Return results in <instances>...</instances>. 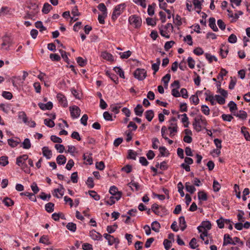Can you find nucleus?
I'll list each match as a JSON object with an SVG mask.
<instances>
[{
	"mask_svg": "<svg viewBox=\"0 0 250 250\" xmlns=\"http://www.w3.org/2000/svg\"><path fill=\"white\" fill-rule=\"evenodd\" d=\"M208 123L206 119L202 115H198L194 119L192 125L195 130L197 132L201 131L202 128H205Z\"/></svg>",
	"mask_w": 250,
	"mask_h": 250,
	"instance_id": "obj_1",
	"label": "nucleus"
},
{
	"mask_svg": "<svg viewBox=\"0 0 250 250\" xmlns=\"http://www.w3.org/2000/svg\"><path fill=\"white\" fill-rule=\"evenodd\" d=\"M125 6V3H122L117 5L115 7L111 17L113 21H115L117 19V17H119L122 12H123Z\"/></svg>",
	"mask_w": 250,
	"mask_h": 250,
	"instance_id": "obj_2",
	"label": "nucleus"
},
{
	"mask_svg": "<svg viewBox=\"0 0 250 250\" xmlns=\"http://www.w3.org/2000/svg\"><path fill=\"white\" fill-rule=\"evenodd\" d=\"M128 21L130 24L133 25L136 28H138L141 26L142 19L139 16L136 15L130 16Z\"/></svg>",
	"mask_w": 250,
	"mask_h": 250,
	"instance_id": "obj_3",
	"label": "nucleus"
},
{
	"mask_svg": "<svg viewBox=\"0 0 250 250\" xmlns=\"http://www.w3.org/2000/svg\"><path fill=\"white\" fill-rule=\"evenodd\" d=\"M133 75L139 81H143L147 76L146 71L143 68H137L134 72Z\"/></svg>",
	"mask_w": 250,
	"mask_h": 250,
	"instance_id": "obj_4",
	"label": "nucleus"
},
{
	"mask_svg": "<svg viewBox=\"0 0 250 250\" xmlns=\"http://www.w3.org/2000/svg\"><path fill=\"white\" fill-rule=\"evenodd\" d=\"M109 192L112 195L111 196H115L116 201L120 200L122 195V192L119 191L117 188L114 186L110 187Z\"/></svg>",
	"mask_w": 250,
	"mask_h": 250,
	"instance_id": "obj_5",
	"label": "nucleus"
},
{
	"mask_svg": "<svg viewBox=\"0 0 250 250\" xmlns=\"http://www.w3.org/2000/svg\"><path fill=\"white\" fill-rule=\"evenodd\" d=\"M69 110L71 116L73 119L77 118L80 115L81 110L80 108L76 105L70 106Z\"/></svg>",
	"mask_w": 250,
	"mask_h": 250,
	"instance_id": "obj_6",
	"label": "nucleus"
},
{
	"mask_svg": "<svg viewBox=\"0 0 250 250\" xmlns=\"http://www.w3.org/2000/svg\"><path fill=\"white\" fill-rule=\"evenodd\" d=\"M28 159V156L27 154L20 156L17 158L16 164L21 167H23V166H24L25 161L27 160Z\"/></svg>",
	"mask_w": 250,
	"mask_h": 250,
	"instance_id": "obj_7",
	"label": "nucleus"
},
{
	"mask_svg": "<svg viewBox=\"0 0 250 250\" xmlns=\"http://www.w3.org/2000/svg\"><path fill=\"white\" fill-rule=\"evenodd\" d=\"M57 98L59 104L63 107H65L67 106V101L65 96L63 94L61 93L57 94Z\"/></svg>",
	"mask_w": 250,
	"mask_h": 250,
	"instance_id": "obj_8",
	"label": "nucleus"
},
{
	"mask_svg": "<svg viewBox=\"0 0 250 250\" xmlns=\"http://www.w3.org/2000/svg\"><path fill=\"white\" fill-rule=\"evenodd\" d=\"M227 11L229 13L228 17L229 18H232V20L231 21V22L236 21L238 19L239 16L242 15L243 14V12L241 11H238V13H235V15H233L232 11L229 9H228Z\"/></svg>",
	"mask_w": 250,
	"mask_h": 250,
	"instance_id": "obj_9",
	"label": "nucleus"
},
{
	"mask_svg": "<svg viewBox=\"0 0 250 250\" xmlns=\"http://www.w3.org/2000/svg\"><path fill=\"white\" fill-rule=\"evenodd\" d=\"M39 107L42 110H51L53 108V104L51 102H48L46 104L39 103L38 104Z\"/></svg>",
	"mask_w": 250,
	"mask_h": 250,
	"instance_id": "obj_10",
	"label": "nucleus"
},
{
	"mask_svg": "<svg viewBox=\"0 0 250 250\" xmlns=\"http://www.w3.org/2000/svg\"><path fill=\"white\" fill-rule=\"evenodd\" d=\"M229 244L235 245V243L232 240L230 235L225 234L224 236L223 246H227Z\"/></svg>",
	"mask_w": 250,
	"mask_h": 250,
	"instance_id": "obj_11",
	"label": "nucleus"
},
{
	"mask_svg": "<svg viewBox=\"0 0 250 250\" xmlns=\"http://www.w3.org/2000/svg\"><path fill=\"white\" fill-rule=\"evenodd\" d=\"M43 155L47 159H50L52 156V151L47 146H44L42 148Z\"/></svg>",
	"mask_w": 250,
	"mask_h": 250,
	"instance_id": "obj_12",
	"label": "nucleus"
},
{
	"mask_svg": "<svg viewBox=\"0 0 250 250\" xmlns=\"http://www.w3.org/2000/svg\"><path fill=\"white\" fill-rule=\"evenodd\" d=\"M102 57L107 61L110 62H114V60L113 59V57L112 55L110 53H109L107 52H104L102 53L101 55Z\"/></svg>",
	"mask_w": 250,
	"mask_h": 250,
	"instance_id": "obj_13",
	"label": "nucleus"
},
{
	"mask_svg": "<svg viewBox=\"0 0 250 250\" xmlns=\"http://www.w3.org/2000/svg\"><path fill=\"white\" fill-rule=\"evenodd\" d=\"M134 112L137 116H142L144 112V109L141 104H138L136 107L134 108Z\"/></svg>",
	"mask_w": 250,
	"mask_h": 250,
	"instance_id": "obj_14",
	"label": "nucleus"
},
{
	"mask_svg": "<svg viewBox=\"0 0 250 250\" xmlns=\"http://www.w3.org/2000/svg\"><path fill=\"white\" fill-rule=\"evenodd\" d=\"M209 26L215 32L218 30L215 24V19L214 18H210L209 19Z\"/></svg>",
	"mask_w": 250,
	"mask_h": 250,
	"instance_id": "obj_15",
	"label": "nucleus"
},
{
	"mask_svg": "<svg viewBox=\"0 0 250 250\" xmlns=\"http://www.w3.org/2000/svg\"><path fill=\"white\" fill-rule=\"evenodd\" d=\"M161 228V225L160 223L157 221H153L151 224V229L156 232H159L160 231V229Z\"/></svg>",
	"mask_w": 250,
	"mask_h": 250,
	"instance_id": "obj_16",
	"label": "nucleus"
},
{
	"mask_svg": "<svg viewBox=\"0 0 250 250\" xmlns=\"http://www.w3.org/2000/svg\"><path fill=\"white\" fill-rule=\"evenodd\" d=\"M20 195L21 196H22V195L27 196V197H29V199L33 202H35L37 201L36 197L35 195H34V194H33L32 193H29L28 192H22V193H20Z\"/></svg>",
	"mask_w": 250,
	"mask_h": 250,
	"instance_id": "obj_17",
	"label": "nucleus"
},
{
	"mask_svg": "<svg viewBox=\"0 0 250 250\" xmlns=\"http://www.w3.org/2000/svg\"><path fill=\"white\" fill-rule=\"evenodd\" d=\"M154 116V111L152 110H147L145 112L146 118L148 122L152 121Z\"/></svg>",
	"mask_w": 250,
	"mask_h": 250,
	"instance_id": "obj_18",
	"label": "nucleus"
},
{
	"mask_svg": "<svg viewBox=\"0 0 250 250\" xmlns=\"http://www.w3.org/2000/svg\"><path fill=\"white\" fill-rule=\"evenodd\" d=\"M179 224L181 228V230L182 231H184L187 228V226L186 224V222L185 219V217L184 216H181L179 218Z\"/></svg>",
	"mask_w": 250,
	"mask_h": 250,
	"instance_id": "obj_19",
	"label": "nucleus"
},
{
	"mask_svg": "<svg viewBox=\"0 0 250 250\" xmlns=\"http://www.w3.org/2000/svg\"><path fill=\"white\" fill-rule=\"evenodd\" d=\"M185 188L186 190L189 192L190 194H193L196 190L195 187L192 185H190L189 182L186 183Z\"/></svg>",
	"mask_w": 250,
	"mask_h": 250,
	"instance_id": "obj_20",
	"label": "nucleus"
},
{
	"mask_svg": "<svg viewBox=\"0 0 250 250\" xmlns=\"http://www.w3.org/2000/svg\"><path fill=\"white\" fill-rule=\"evenodd\" d=\"M58 165H63L66 163V158L63 155H59L56 159Z\"/></svg>",
	"mask_w": 250,
	"mask_h": 250,
	"instance_id": "obj_21",
	"label": "nucleus"
},
{
	"mask_svg": "<svg viewBox=\"0 0 250 250\" xmlns=\"http://www.w3.org/2000/svg\"><path fill=\"white\" fill-rule=\"evenodd\" d=\"M28 11H34L39 12L38 5L35 2H30L28 4Z\"/></svg>",
	"mask_w": 250,
	"mask_h": 250,
	"instance_id": "obj_22",
	"label": "nucleus"
},
{
	"mask_svg": "<svg viewBox=\"0 0 250 250\" xmlns=\"http://www.w3.org/2000/svg\"><path fill=\"white\" fill-rule=\"evenodd\" d=\"M52 9V6L47 2L44 4L43 8L42 9V12L44 14H47L49 12L51 9Z\"/></svg>",
	"mask_w": 250,
	"mask_h": 250,
	"instance_id": "obj_23",
	"label": "nucleus"
},
{
	"mask_svg": "<svg viewBox=\"0 0 250 250\" xmlns=\"http://www.w3.org/2000/svg\"><path fill=\"white\" fill-rule=\"evenodd\" d=\"M247 128L245 126H242L241 128V133L243 134L245 139L247 141H250V135L248 131L246 130Z\"/></svg>",
	"mask_w": 250,
	"mask_h": 250,
	"instance_id": "obj_24",
	"label": "nucleus"
},
{
	"mask_svg": "<svg viewBox=\"0 0 250 250\" xmlns=\"http://www.w3.org/2000/svg\"><path fill=\"white\" fill-rule=\"evenodd\" d=\"M90 236L94 240H99L102 238V235L99 233L95 230H92L90 232Z\"/></svg>",
	"mask_w": 250,
	"mask_h": 250,
	"instance_id": "obj_25",
	"label": "nucleus"
},
{
	"mask_svg": "<svg viewBox=\"0 0 250 250\" xmlns=\"http://www.w3.org/2000/svg\"><path fill=\"white\" fill-rule=\"evenodd\" d=\"M198 198L200 200L207 201L208 200L207 195L204 191H200L198 192Z\"/></svg>",
	"mask_w": 250,
	"mask_h": 250,
	"instance_id": "obj_26",
	"label": "nucleus"
},
{
	"mask_svg": "<svg viewBox=\"0 0 250 250\" xmlns=\"http://www.w3.org/2000/svg\"><path fill=\"white\" fill-rule=\"evenodd\" d=\"M3 203L7 207H10L14 204V202L11 199L7 197L4 198Z\"/></svg>",
	"mask_w": 250,
	"mask_h": 250,
	"instance_id": "obj_27",
	"label": "nucleus"
},
{
	"mask_svg": "<svg viewBox=\"0 0 250 250\" xmlns=\"http://www.w3.org/2000/svg\"><path fill=\"white\" fill-rule=\"evenodd\" d=\"M39 242L47 245L51 244L49 241L48 237L47 235L42 236L40 239Z\"/></svg>",
	"mask_w": 250,
	"mask_h": 250,
	"instance_id": "obj_28",
	"label": "nucleus"
},
{
	"mask_svg": "<svg viewBox=\"0 0 250 250\" xmlns=\"http://www.w3.org/2000/svg\"><path fill=\"white\" fill-rule=\"evenodd\" d=\"M109 245H112L114 243H119V240L118 238H115L113 236L111 235L107 240Z\"/></svg>",
	"mask_w": 250,
	"mask_h": 250,
	"instance_id": "obj_29",
	"label": "nucleus"
},
{
	"mask_svg": "<svg viewBox=\"0 0 250 250\" xmlns=\"http://www.w3.org/2000/svg\"><path fill=\"white\" fill-rule=\"evenodd\" d=\"M54 204L51 202L47 203L45 206V208L48 212H52L54 211Z\"/></svg>",
	"mask_w": 250,
	"mask_h": 250,
	"instance_id": "obj_30",
	"label": "nucleus"
},
{
	"mask_svg": "<svg viewBox=\"0 0 250 250\" xmlns=\"http://www.w3.org/2000/svg\"><path fill=\"white\" fill-rule=\"evenodd\" d=\"M113 70L118 74L122 78L125 79L124 72L119 67L115 66L114 67Z\"/></svg>",
	"mask_w": 250,
	"mask_h": 250,
	"instance_id": "obj_31",
	"label": "nucleus"
},
{
	"mask_svg": "<svg viewBox=\"0 0 250 250\" xmlns=\"http://www.w3.org/2000/svg\"><path fill=\"white\" fill-rule=\"evenodd\" d=\"M31 146L30 141L28 138H26L24 140L22 143V147L24 149H29Z\"/></svg>",
	"mask_w": 250,
	"mask_h": 250,
	"instance_id": "obj_32",
	"label": "nucleus"
},
{
	"mask_svg": "<svg viewBox=\"0 0 250 250\" xmlns=\"http://www.w3.org/2000/svg\"><path fill=\"white\" fill-rule=\"evenodd\" d=\"M35 26L37 28L40 29V32H42L46 30V28L44 27L41 21H37L35 22Z\"/></svg>",
	"mask_w": 250,
	"mask_h": 250,
	"instance_id": "obj_33",
	"label": "nucleus"
},
{
	"mask_svg": "<svg viewBox=\"0 0 250 250\" xmlns=\"http://www.w3.org/2000/svg\"><path fill=\"white\" fill-rule=\"evenodd\" d=\"M98 8L99 9V10L103 12V15L107 16V9L104 3H100L98 6Z\"/></svg>",
	"mask_w": 250,
	"mask_h": 250,
	"instance_id": "obj_34",
	"label": "nucleus"
},
{
	"mask_svg": "<svg viewBox=\"0 0 250 250\" xmlns=\"http://www.w3.org/2000/svg\"><path fill=\"white\" fill-rule=\"evenodd\" d=\"M201 226L204 229L209 230L211 228V223L209 221H204L202 222Z\"/></svg>",
	"mask_w": 250,
	"mask_h": 250,
	"instance_id": "obj_35",
	"label": "nucleus"
},
{
	"mask_svg": "<svg viewBox=\"0 0 250 250\" xmlns=\"http://www.w3.org/2000/svg\"><path fill=\"white\" fill-rule=\"evenodd\" d=\"M156 4L153 3L151 5H149L147 9V13L149 16H153L154 14V9Z\"/></svg>",
	"mask_w": 250,
	"mask_h": 250,
	"instance_id": "obj_36",
	"label": "nucleus"
},
{
	"mask_svg": "<svg viewBox=\"0 0 250 250\" xmlns=\"http://www.w3.org/2000/svg\"><path fill=\"white\" fill-rule=\"evenodd\" d=\"M66 228L71 231L75 232L77 229L76 224L72 222L68 223L66 225Z\"/></svg>",
	"mask_w": 250,
	"mask_h": 250,
	"instance_id": "obj_37",
	"label": "nucleus"
},
{
	"mask_svg": "<svg viewBox=\"0 0 250 250\" xmlns=\"http://www.w3.org/2000/svg\"><path fill=\"white\" fill-rule=\"evenodd\" d=\"M137 154L136 152L134 151L131 149H129L128 151V156L127 157V158L135 160Z\"/></svg>",
	"mask_w": 250,
	"mask_h": 250,
	"instance_id": "obj_38",
	"label": "nucleus"
},
{
	"mask_svg": "<svg viewBox=\"0 0 250 250\" xmlns=\"http://www.w3.org/2000/svg\"><path fill=\"white\" fill-rule=\"evenodd\" d=\"M77 62L80 66L83 67L86 64V59H83L81 57H79L77 58Z\"/></svg>",
	"mask_w": 250,
	"mask_h": 250,
	"instance_id": "obj_39",
	"label": "nucleus"
},
{
	"mask_svg": "<svg viewBox=\"0 0 250 250\" xmlns=\"http://www.w3.org/2000/svg\"><path fill=\"white\" fill-rule=\"evenodd\" d=\"M236 117H239V118L244 120L246 119L247 117V113L246 111L243 110H240L239 111V113H237V114H234Z\"/></svg>",
	"mask_w": 250,
	"mask_h": 250,
	"instance_id": "obj_40",
	"label": "nucleus"
},
{
	"mask_svg": "<svg viewBox=\"0 0 250 250\" xmlns=\"http://www.w3.org/2000/svg\"><path fill=\"white\" fill-rule=\"evenodd\" d=\"M89 195L94 198L95 200L98 201L100 199V196L94 190H89Z\"/></svg>",
	"mask_w": 250,
	"mask_h": 250,
	"instance_id": "obj_41",
	"label": "nucleus"
},
{
	"mask_svg": "<svg viewBox=\"0 0 250 250\" xmlns=\"http://www.w3.org/2000/svg\"><path fill=\"white\" fill-rule=\"evenodd\" d=\"M59 52L61 54L62 57L64 59L65 62H67L68 64H69V59L67 57V53L65 51L62 50V49L59 50Z\"/></svg>",
	"mask_w": 250,
	"mask_h": 250,
	"instance_id": "obj_42",
	"label": "nucleus"
},
{
	"mask_svg": "<svg viewBox=\"0 0 250 250\" xmlns=\"http://www.w3.org/2000/svg\"><path fill=\"white\" fill-rule=\"evenodd\" d=\"M221 188L220 184L215 180L213 182V189L214 192H218Z\"/></svg>",
	"mask_w": 250,
	"mask_h": 250,
	"instance_id": "obj_43",
	"label": "nucleus"
},
{
	"mask_svg": "<svg viewBox=\"0 0 250 250\" xmlns=\"http://www.w3.org/2000/svg\"><path fill=\"white\" fill-rule=\"evenodd\" d=\"M45 125L49 127H53L55 126V123L51 119H45L44 120Z\"/></svg>",
	"mask_w": 250,
	"mask_h": 250,
	"instance_id": "obj_44",
	"label": "nucleus"
},
{
	"mask_svg": "<svg viewBox=\"0 0 250 250\" xmlns=\"http://www.w3.org/2000/svg\"><path fill=\"white\" fill-rule=\"evenodd\" d=\"M8 164V157L1 156L0 157V165L5 166Z\"/></svg>",
	"mask_w": 250,
	"mask_h": 250,
	"instance_id": "obj_45",
	"label": "nucleus"
},
{
	"mask_svg": "<svg viewBox=\"0 0 250 250\" xmlns=\"http://www.w3.org/2000/svg\"><path fill=\"white\" fill-rule=\"evenodd\" d=\"M223 47L225 48L226 46L224 45H222V46L220 49V53L222 58H225L228 53L229 50L228 48L226 49V50L225 51V53H224V50L223 48Z\"/></svg>",
	"mask_w": 250,
	"mask_h": 250,
	"instance_id": "obj_46",
	"label": "nucleus"
},
{
	"mask_svg": "<svg viewBox=\"0 0 250 250\" xmlns=\"http://www.w3.org/2000/svg\"><path fill=\"white\" fill-rule=\"evenodd\" d=\"M91 155L92 154H90L89 155L86 156L85 154H84L83 155V159L84 160H86V162H87V164H88L90 165H92L93 163V159L91 157Z\"/></svg>",
	"mask_w": 250,
	"mask_h": 250,
	"instance_id": "obj_47",
	"label": "nucleus"
},
{
	"mask_svg": "<svg viewBox=\"0 0 250 250\" xmlns=\"http://www.w3.org/2000/svg\"><path fill=\"white\" fill-rule=\"evenodd\" d=\"M188 63L189 68L193 69L195 67V61L192 58L189 57L188 58Z\"/></svg>",
	"mask_w": 250,
	"mask_h": 250,
	"instance_id": "obj_48",
	"label": "nucleus"
},
{
	"mask_svg": "<svg viewBox=\"0 0 250 250\" xmlns=\"http://www.w3.org/2000/svg\"><path fill=\"white\" fill-rule=\"evenodd\" d=\"M190 100L195 104L197 105L199 103V99L197 95H193L190 97Z\"/></svg>",
	"mask_w": 250,
	"mask_h": 250,
	"instance_id": "obj_49",
	"label": "nucleus"
},
{
	"mask_svg": "<svg viewBox=\"0 0 250 250\" xmlns=\"http://www.w3.org/2000/svg\"><path fill=\"white\" fill-rule=\"evenodd\" d=\"M189 245L190 247L192 249H194L198 246V245H197V240L195 238L191 239L189 242Z\"/></svg>",
	"mask_w": 250,
	"mask_h": 250,
	"instance_id": "obj_50",
	"label": "nucleus"
},
{
	"mask_svg": "<svg viewBox=\"0 0 250 250\" xmlns=\"http://www.w3.org/2000/svg\"><path fill=\"white\" fill-rule=\"evenodd\" d=\"M19 118L20 119H22L23 122L24 123H26L28 122L27 117L25 113L23 111L20 112L19 114Z\"/></svg>",
	"mask_w": 250,
	"mask_h": 250,
	"instance_id": "obj_51",
	"label": "nucleus"
},
{
	"mask_svg": "<svg viewBox=\"0 0 250 250\" xmlns=\"http://www.w3.org/2000/svg\"><path fill=\"white\" fill-rule=\"evenodd\" d=\"M174 44H175V42L173 41L166 42L164 46L165 49L166 51H168L172 47Z\"/></svg>",
	"mask_w": 250,
	"mask_h": 250,
	"instance_id": "obj_52",
	"label": "nucleus"
},
{
	"mask_svg": "<svg viewBox=\"0 0 250 250\" xmlns=\"http://www.w3.org/2000/svg\"><path fill=\"white\" fill-rule=\"evenodd\" d=\"M131 51L128 50L126 52H125L123 53H120V55H121V58L122 59H127L131 55Z\"/></svg>",
	"mask_w": 250,
	"mask_h": 250,
	"instance_id": "obj_53",
	"label": "nucleus"
},
{
	"mask_svg": "<svg viewBox=\"0 0 250 250\" xmlns=\"http://www.w3.org/2000/svg\"><path fill=\"white\" fill-rule=\"evenodd\" d=\"M178 192L180 194L181 197H184L185 195V193L183 191L184 186L182 183L180 182L178 184Z\"/></svg>",
	"mask_w": 250,
	"mask_h": 250,
	"instance_id": "obj_54",
	"label": "nucleus"
},
{
	"mask_svg": "<svg viewBox=\"0 0 250 250\" xmlns=\"http://www.w3.org/2000/svg\"><path fill=\"white\" fill-rule=\"evenodd\" d=\"M171 76L169 74H166L163 78L162 81L164 82V85L167 86L170 79Z\"/></svg>",
	"mask_w": 250,
	"mask_h": 250,
	"instance_id": "obj_55",
	"label": "nucleus"
},
{
	"mask_svg": "<svg viewBox=\"0 0 250 250\" xmlns=\"http://www.w3.org/2000/svg\"><path fill=\"white\" fill-rule=\"evenodd\" d=\"M19 143V142L16 141L13 139H9L8 140V145L12 147L17 146Z\"/></svg>",
	"mask_w": 250,
	"mask_h": 250,
	"instance_id": "obj_56",
	"label": "nucleus"
},
{
	"mask_svg": "<svg viewBox=\"0 0 250 250\" xmlns=\"http://www.w3.org/2000/svg\"><path fill=\"white\" fill-rule=\"evenodd\" d=\"M2 96L7 100H11L13 97L12 94L11 92L5 91H3Z\"/></svg>",
	"mask_w": 250,
	"mask_h": 250,
	"instance_id": "obj_57",
	"label": "nucleus"
},
{
	"mask_svg": "<svg viewBox=\"0 0 250 250\" xmlns=\"http://www.w3.org/2000/svg\"><path fill=\"white\" fill-rule=\"evenodd\" d=\"M206 58L208 61L209 63H211L212 60H214L215 62L217 61V59L214 56L211 55L210 54L206 53Z\"/></svg>",
	"mask_w": 250,
	"mask_h": 250,
	"instance_id": "obj_58",
	"label": "nucleus"
},
{
	"mask_svg": "<svg viewBox=\"0 0 250 250\" xmlns=\"http://www.w3.org/2000/svg\"><path fill=\"white\" fill-rule=\"evenodd\" d=\"M201 110L202 112L206 115H208L209 114V109L208 107L206 105H202L201 106Z\"/></svg>",
	"mask_w": 250,
	"mask_h": 250,
	"instance_id": "obj_59",
	"label": "nucleus"
},
{
	"mask_svg": "<svg viewBox=\"0 0 250 250\" xmlns=\"http://www.w3.org/2000/svg\"><path fill=\"white\" fill-rule=\"evenodd\" d=\"M215 97L218 104H225V99L224 97L219 95H216Z\"/></svg>",
	"mask_w": 250,
	"mask_h": 250,
	"instance_id": "obj_60",
	"label": "nucleus"
},
{
	"mask_svg": "<svg viewBox=\"0 0 250 250\" xmlns=\"http://www.w3.org/2000/svg\"><path fill=\"white\" fill-rule=\"evenodd\" d=\"M228 106L229 107V110L231 112L237 109V105L233 101L229 102V104H228Z\"/></svg>",
	"mask_w": 250,
	"mask_h": 250,
	"instance_id": "obj_61",
	"label": "nucleus"
},
{
	"mask_svg": "<svg viewBox=\"0 0 250 250\" xmlns=\"http://www.w3.org/2000/svg\"><path fill=\"white\" fill-rule=\"evenodd\" d=\"M193 4L194 5L195 8H197L199 10L202 9V3L200 0H193Z\"/></svg>",
	"mask_w": 250,
	"mask_h": 250,
	"instance_id": "obj_62",
	"label": "nucleus"
},
{
	"mask_svg": "<svg viewBox=\"0 0 250 250\" xmlns=\"http://www.w3.org/2000/svg\"><path fill=\"white\" fill-rule=\"evenodd\" d=\"M50 58L52 61H59L61 60L60 56L57 54H50Z\"/></svg>",
	"mask_w": 250,
	"mask_h": 250,
	"instance_id": "obj_63",
	"label": "nucleus"
},
{
	"mask_svg": "<svg viewBox=\"0 0 250 250\" xmlns=\"http://www.w3.org/2000/svg\"><path fill=\"white\" fill-rule=\"evenodd\" d=\"M228 42L231 43H235L237 42L236 36L233 34H231L228 38Z\"/></svg>",
	"mask_w": 250,
	"mask_h": 250,
	"instance_id": "obj_64",
	"label": "nucleus"
}]
</instances>
